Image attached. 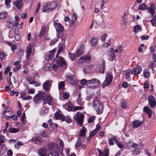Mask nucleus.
<instances>
[{
    "label": "nucleus",
    "instance_id": "obj_13",
    "mask_svg": "<svg viewBox=\"0 0 156 156\" xmlns=\"http://www.w3.org/2000/svg\"><path fill=\"white\" fill-rule=\"evenodd\" d=\"M54 24L56 29L57 34H58V32H62L64 30V28L60 23H54ZM57 36L59 37H60L58 36V34H57Z\"/></svg>",
    "mask_w": 156,
    "mask_h": 156
},
{
    "label": "nucleus",
    "instance_id": "obj_27",
    "mask_svg": "<svg viewBox=\"0 0 156 156\" xmlns=\"http://www.w3.org/2000/svg\"><path fill=\"white\" fill-rule=\"evenodd\" d=\"M87 131V129L85 127H83L82 129L80 131V136L84 137L85 136V133Z\"/></svg>",
    "mask_w": 156,
    "mask_h": 156
},
{
    "label": "nucleus",
    "instance_id": "obj_63",
    "mask_svg": "<svg viewBox=\"0 0 156 156\" xmlns=\"http://www.w3.org/2000/svg\"><path fill=\"white\" fill-rule=\"evenodd\" d=\"M4 137L2 135L0 136V144L3 143L4 142Z\"/></svg>",
    "mask_w": 156,
    "mask_h": 156
},
{
    "label": "nucleus",
    "instance_id": "obj_10",
    "mask_svg": "<svg viewBox=\"0 0 156 156\" xmlns=\"http://www.w3.org/2000/svg\"><path fill=\"white\" fill-rule=\"evenodd\" d=\"M52 82L51 80H47L44 82L42 84L44 90L46 91L49 90Z\"/></svg>",
    "mask_w": 156,
    "mask_h": 156
},
{
    "label": "nucleus",
    "instance_id": "obj_35",
    "mask_svg": "<svg viewBox=\"0 0 156 156\" xmlns=\"http://www.w3.org/2000/svg\"><path fill=\"white\" fill-rule=\"evenodd\" d=\"M107 42L106 43H105L104 44H103L102 46L104 48H108L109 46L111 44V39H109L107 41Z\"/></svg>",
    "mask_w": 156,
    "mask_h": 156
},
{
    "label": "nucleus",
    "instance_id": "obj_22",
    "mask_svg": "<svg viewBox=\"0 0 156 156\" xmlns=\"http://www.w3.org/2000/svg\"><path fill=\"white\" fill-rule=\"evenodd\" d=\"M144 111L147 114L150 118L151 117L152 113V110L151 109L147 106H145L144 108Z\"/></svg>",
    "mask_w": 156,
    "mask_h": 156
},
{
    "label": "nucleus",
    "instance_id": "obj_50",
    "mask_svg": "<svg viewBox=\"0 0 156 156\" xmlns=\"http://www.w3.org/2000/svg\"><path fill=\"white\" fill-rule=\"evenodd\" d=\"M35 92V90L34 89H30L29 88L28 89L27 93L28 94H33Z\"/></svg>",
    "mask_w": 156,
    "mask_h": 156
},
{
    "label": "nucleus",
    "instance_id": "obj_45",
    "mask_svg": "<svg viewBox=\"0 0 156 156\" xmlns=\"http://www.w3.org/2000/svg\"><path fill=\"white\" fill-rule=\"evenodd\" d=\"M25 113H23L21 117V120L22 122L24 124H25V122H26V121L24 120V119L25 118Z\"/></svg>",
    "mask_w": 156,
    "mask_h": 156
},
{
    "label": "nucleus",
    "instance_id": "obj_1",
    "mask_svg": "<svg viewBox=\"0 0 156 156\" xmlns=\"http://www.w3.org/2000/svg\"><path fill=\"white\" fill-rule=\"evenodd\" d=\"M53 64L52 66L53 68L58 67H66V63L64 61V58L58 55H56L55 58L53 61Z\"/></svg>",
    "mask_w": 156,
    "mask_h": 156
},
{
    "label": "nucleus",
    "instance_id": "obj_51",
    "mask_svg": "<svg viewBox=\"0 0 156 156\" xmlns=\"http://www.w3.org/2000/svg\"><path fill=\"white\" fill-rule=\"evenodd\" d=\"M103 153L104 154V156H108L109 150L108 148L105 149Z\"/></svg>",
    "mask_w": 156,
    "mask_h": 156
},
{
    "label": "nucleus",
    "instance_id": "obj_41",
    "mask_svg": "<svg viewBox=\"0 0 156 156\" xmlns=\"http://www.w3.org/2000/svg\"><path fill=\"white\" fill-rule=\"evenodd\" d=\"M5 129L3 130V133H6L7 134V128L8 127V126L9 125V123L8 122H6L5 123Z\"/></svg>",
    "mask_w": 156,
    "mask_h": 156
},
{
    "label": "nucleus",
    "instance_id": "obj_20",
    "mask_svg": "<svg viewBox=\"0 0 156 156\" xmlns=\"http://www.w3.org/2000/svg\"><path fill=\"white\" fill-rule=\"evenodd\" d=\"M155 6L153 4H151L147 8V9L151 14V15L153 16L155 12Z\"/></svg>",
    "mask_w": 156,
    "mask_h": 156
},
{
    "label": "nucleus",
    "instance_id": "obj_14",
    "mask_svg": "<svg viewBox=\"0 0 156 156\" xmlns=\"http://www.w3.org/2000/svg\"><path fill=\"white\" fill-rule=\"evenodd\" d=\"M55 49L47 53L44 56V58L47 60H51L54 57V55L55 51Z\"/></svg>",
    "mask_w": 156,
    "mask_h": 156
},
{
    "label": "nucleus",
    "instance_id": "obj_21",
    "mask_svg": "<svg viewBox=\"0 0 156 156\" xmlns=\"http://www.w3.org/2000/svg\"><path fill=\"white\" fill-rule=\"evenodd\" d=\"M7 148L4 145H2L0 144V154L1 155L4 154L6 153Z\"/></svg>",
    "mask_w": 156,
    "mask_h": 156
},
{
    "label": "nucleus",
    "instance_id": "obj_15",
    "mask_svg": "<svg viewBox=\"0 0 156 156\" xmlns=\"http://www.w3.org/2000/svg\"><path fill=\"white\" fill-rule=\"evenodd\" d=\"M44 98L43 105H44L48 103L49 105H51L52 102V98L50 95H48L46 98Z\"/></svg>",
    "mask_w": 156,
    "mask_h": 156
},
{
    "label": "nucleus",
    "instance_id": "obj_59",
    "mask_svg": "<svg viewBox=\"0 0 156 156\" xmlns=\"http://www.w3.org/2000/svg\"><path fill=\"white\" fill-rule=\"evenodd\" d=\"M10 0H5V4L6 6V7L9 8L10 7L9 5Z\"/></svg>",
    "mask_w": 156,
    "mask_h": 156
},
{
    "label": "nucleus",
    "instance_id": "obj_58",
    "mask_svg": "<svg viewBox=\"0 0 156 156\" xmlns=\"http://www.w3.org/2000/svg\"><path fill=\"white\" fill-rule=\"evenodd\" d=\"M95 118L94 117L92 116L89 119L88 122L89 123H92L94 122Z\"/></svg>",
    "mask_w": 156,
    "mask_h": 156
},
{
    "label": "nucleus",
    "instance_id": "obj_52",
    "mask_svg": "<svg viewBox=\"0 0 156 156\" xmlns=\"http://www.w3.org/2000/svg\"><path fill=\"white\" fill-rule=\"evenodd\" d=\"M151 23L152 25L153 26H155L156 23V18H154V17H153L152 20H151Z\"/></svg>",
    "mask_w": 156,
    "mask_h": 156
},
{
    "label": "nucleus",
    "instance_id": "obj_6",
    "mask_svg": "<svg viewBox=\"0 0 156 156\" xmlns=\"http://www.w3.org/2000/svg\"><path fill=\"white\" fill-rule=\"evenodd\" d=\"M101 84L99 80L94 78L91 80H87V86L88 87H97Z\"/></svg>",
    "mask_w": 156,
    "mask_h": 156
},
{
    "label": "nucleus",
    "instance_id": "obj_18",
    "mask_svg": "<svg viewBox=\"0 0 156 156\" xmlns=\"http://www.w3.org/2000/svg\"><path fill=\"white\" fill-rule=\"evenodd\" d=\"M143 122L139 120H136L133 122V127L134 128H136L142 125Z\"/></svg>",
    "mask_w": 156,
    "mask_h": 156
},
{
    "label": "nucleus",
    "instance_id": "obj_32",
    "mask_svg": "<svg viewBox=\"0 0 156 156\" xmlns=\"http://www.w3.org/2000/svg\"><path fill=\"white\" fill-rule=\"evenodd\" d=\"M7 15V13L5 11H3L0 12V19H4Z\"/></svg>",
    "mask_w": 156,
    "mask_h": 156
},
{
    "label": "nucleus",
    "instance_id": "obj_25",
    "mask_svg": "<svg viewBox=\"0 0 156 156\" xmlns=\"http://www.w3.org/2000/svg\"><path fill=\"white\" fill-rule=\"evenodd\" d=\"M22 0H17V1L15 2L14 4L16 6L17 9H20L22 8L21 2Z\"/></svg>",
    "mask_w": 156,
    "mask_h": 156
},
{
    "label": "nucleus",
    "instance_id": "obj_46",
    "mask_svg": "<svg viewBox=\"0 0 156 156\" xmlns=\"http://www.w3.org/2000/svg\"><path fill=\"white\" fill-rule=\"evenodd\" d=\"M32 51V49L30 46H28L26 50V53L31 54Z\"/></svg>",
    "mask_w": 156,
    "mask_h": 156
},
{
    "label": "nucleus",
    "instance_id": "obj_3",
    "mask_svg": "<svg viewBox=\"0 0 156 156\" xmlns=\"http://www.w3.org/2000/svg\"><path fill=\"white\" fill-rule=\"evenodd\" d=\"M54 115L56 119H60L62 121H66V122L68 124L72 122L71 118L69 116L66 117L63 115L57 112L54 114Z\"/></svg>",
    "mask_w": 156,
    "mask_h": 156
},
{
    "label": "nucleus",
    "instance_id": "obj_30",
    "mask_svg": "<svg viewBox=\"0 0 156 156\" xmlns=\"http://www.w3.org/2000/svg\"><path fill=\"white\" fill-rule=\"evenodd\" d=\"M65 83L63 81H61L58 83V88L59 90H63L64 88Z\"/></svg>",
    "mask_w": 156,
    "mask_h": 156
},
{
    "label": "nucleus",
    "instance_id": "obj_8",
    "mask_svg": "<svg viewBox=\"0 0 156 156\" xmlns=\"http://www.w3.org/2000/svg\"><path fill=\"white\" fill-rule=\"evenodd\" d=\"M65 77L66 78V81L73 85L76 83V77L74 75H70L67 74Z\"/></svg>",
    "mask_w": 156,
    "mask_h": 156
},
{
    "label": "nucleus",
    "instance_id": "obj_44",
    "mask_svg": "<svg viewBox=\"0 0 156 156\" xmlns=\"http://www.w3.org/2000/svg\"><path fill=\"white\" fill-rule=\"evenodd\" d=\"M98 132V130L97 129H94L93 131H92L90 133V137H92L93 136H94L96 133Z\"/></svg>",
    "mask_w": 156,
    "mask_h": 156
},
{
    "label": "nucleus",
    "instance_id": "obj_55",
    "mask_svg": "<svg viewBox=\"0 0 156 156\" xmlns=\"http://www.w3.org/2000/svg\"><path fill=\"white\" fill-rule=\"evenodd\" d=\"M73 108V106L71 104H69L68 105V107L67 109L68 111H72Z\"/></svg>",
    "mask_w": 156,
    "mask_h": 156
},
{
    "label": "nucleus",
    "instance_id": "obj_37",
    "mask_svg": "<svg viewBox=\"0 0 156 156\" xmlns=\"http://www.w3.org/2000/svg\"><path fill=\"white\" fill-rule=\"evenodd\" d=\"M51 156H58V153L54 150H52L50 154ZM50 156V155H49Z\"/></svg>",
    "mask_w": 156,
    "mask_h": 156
},
{
    "label": "nucleus",
    "instance_id": "obj_40",
    "mask_svg": "<svg viewBox=\"0 0 156 156\" xmlns=\"http://www.w3.org/2000/svg\"><path fill=\"white\" fill-rule=\"evenodd\" d=\"M77 20V16L75 13H74L72 18V23L73 24Z\"/></svg>",
    "mask_w": 156,
    "mask_h": 156
},
{
    "label": "nucleus",
    "instance_id": "obj_29",
    "mask_svg": "<svg viewBox=\"0 0 156 156\" xmlns=\"http://www.w3.org/2000/svg\"><path fill=\"white\" fill-rule=\"evenodd\" d=\"M141 151V149L140 148H139L137 149L133 150L132 152L133 155H136L140 154Z\"/></svg>",
    "mask_w": 156,
    "mask_h": 156
},
{
    "label": "nucleus",
    "instance_id": "obj_26",
    "mask_svg": "<svg viewBox=\"0 0 156 156\" xmlns=\"http://www.w3.org/2000/svg\"><path fill=\"white\" fill-rule=\"evenodd\" d=\"M27 81L30 84L34 83L35 82L34 77L30 76L27 78Z\"/></svg>",
    "mask_w": 156,
    "mask_h": 156
},
{
    "label": "nucleus",
    "instance_id": "obj_17",
    "mask_svg": "<svg viewBox=\"0 0 156 156\" xmlns=\"http://www.w3.org/2000/svg\"><path fill=\"white\" fill-rule=\"evenodd\" d=\"M98 38L97 37H92L90 41V43L91 45L92 46H95L98 42Z\"/></svg>",
    "mask_w": 156,
    "mask_h": 156
},
{
    "label": "nucleus",
    "instance_id": "obj_48",
    "mask_svg": "<svg viewBox=\"0 0 156 156\" xmlns=\"http://www.w3.org/2000/svg\"><path fill=\"white\" fill-rule=\"evenodd\" d=\"M121 107L122 108H125L127 107V105L125 101L123 100L121 103Z\"/></svg>",
    "mask_w": 156,
    "mask_h": 156
},
{
    "label": "nucleus",
    "instance_id": "obj_16",
    "mask_svg": "<svg viewBox=\"0 0 156 156\" xmlns=\"http://www.w3.org/2000/svg\"><path fill=\"white\" fill-rule=\"evenodd\" d=\"M57 145L61 154L62 155H63V142L61 140H58L57 142Z\"/></svg>",
    "mask_w": 156,
    "mask_h": 156
},
{
    "label": "nucleus",
    "instance_id": "obj_28",
    "mask_svg": "<svg viewBox=\"0 0 156 156\" xmlns=\"http://www.w3.org/2000/svg\"><path fill=\"white\" fill-rule=\"evenodd\" d=\"M150 72L147 69H144V76L145 78H148L150 76Z\"/></svg>",
    "mask_w": 156,
    "mask_h": 156
},
{
    "label": "nucleus",
    "instance_id": "obj_62",
    "mask_svg": "<svg viewBox=\"0 0 156 156\" xmlns=\"http://www.w3.org/2000/svg\"><path fill=\"white\" fill-rule=\"evenodd\" d=\"M63 51V48L62 47H61L58 50L56 55H58L59 54Z\"/></svg>",
    "mask_w": 156,
    "mask_h": 156
},
{
    "label": "nucleus",
    "instance_id": "obj_43",
    "mask_svg": "<svg viewBox=\"0 0 156 156\" xmlns=\"http://www.w3.org/2000/svg\"><path fill=\"white\" fill-rule=\"evenodd\" d=\"M83 71L85 74L91 73L92 72L91 69H83Z\"/></svg>",
    "mask_w": 156,
    "mask_h": 156
},
{
    "label": "nucleus",
    "instance_id": "obj_36",
    "mask_svg": "<svg viewBox=\"0 0 156 156\" xmlns=\"http://www.w3.org/2000/svg\"><path fill=\"white\" fill-rule=\"evenodd\" d=\"M147 8V6L145 4H143L139 6L138 8V9L139 10H143L146 9Z\"/></svg>",
    "mask_w": 156,
    "mask_h": 156
},
{
    "label": "nucleus",
    "instance_id": "obj_4",
    "mask_svg": "<svg viewBox=\"0 0 156 156\" xmlns=\"http://www.w3.org/2000/svg\"><path fill=\"white\" fill-rule=\"evenodd\" d=\"M57 6L56 3L54 1L48 3L43 7L42 9L43 12L52 11Z\"/></svg>",
    "mask_w": 156,
    "mask_h": 156
},
{
    "label": "nucleus",
    "instance_id": "obj_2",
    "mask_svg": "<svg viewBox=\"0 0 156 156\" xmlns=\"http://www.w3.org/2000/svg\"><path fill=\"white\" fill-rule=\"evenodd\" d=\"M98 97H95L93 101V105L98 114H101L103 112V106L102 103L97 100Z\"/></svg>",
    "mask_w": 156,
    "mask_h": 156
},
{
    "label": "nucleus",
    "instance_id": "obj_12",
    "mask_svg": "<svg viewBox=\"0 0 156 156\" xmlns=\"http://www.w3.org/2000/svg\"><path fill=\"white\" fill-rule=\"evenodd\" d=\"M148 100L151 108H153L156 105V101L154 96L151 95L149 96Z\"/></svg>",
    "mask_w": 156,
    "mask_h": 156
},
{
    "label": "nucleus",
    "instance_id": "obj_49",
    "mask_svg": "<svg viewBox=\"0 0 156 156\" xmlns=\"http://www.w3.org/2000/svg\"><path fill=\"white\" fill-rule=\"evenodd\" d=\"M69 57L72 60H73V58L77 57L75 53L74 54H72L71 53H69Z\"/></svg>",
    "mask_w": 156,
    "mask_h": 156
},
{
    "label": "nucleus",
    "instance_id": "obj_24",
    "mask_svg": "<svg viewBox=\"0 0 156 156\" xmlns=\"http://www.w3.org/2000/svg\"><path fill=\"white\" fill-rule=\"evenodd\" d=\"M142 71V69H133L131 73L135 76L139 75Z\"/></svg>",
    "mask_w": 156,
    "mask_h": 156
},
{
    "label": "nucleus",
    "instance_id": "obj_7",
    "mask_svg": "<svg viewBox=\"0 0 156 156\" xmlns=\"http://www.w3.org/2000/svg\"><path fill=\"white\" fill-rule=\"evenodd\" d=\"M113 79L112 75L109 72H108L106 75V78L103 83V86L104 87L108 85L112 82Z\"/></svg>",
    "mask_w": 156,
    "mask_h": 156
},
{
    "label": "nucleus",
    "instance_id": "obj_11",
    "mask_svg": "<svg viewBox=\"0 0 156 156\" xmlns=\"http://www.w3.org/2000/svg\"><path fill=\"white\" fill-rule=\"evenodd\" d=\"M109 53H108V59L111 61H113L115 58V55L114 53V50L112 48H110L108 49Z\"/></svg>",
    "mask_w": 156,
    "mask_h": 156
},
{
    "label": "nucleus",
    "instance_id": "obj_34",
    "mask_svg": "<svg viewBox=\"0 0 156 156\" xmlns=\"http://www.w3.org/2000/svg\"><path fill=\"white\" fill-rule=\"evenodd\" d=\"M142 28L140 26L137 25L135 26L134 28V32L135 33H137L138 31H141Z\"/></svg>",
    "mask_w": 156,
    "mask_h": 156
},
{
    "label": "nucleus",
    "instance_id": "obj_19",
    "mask_svg": "<svg viewBox=\"0 0 156 156\" xmlns=\"http://www.w3.org/2000/svg\"><path fill=\"white\" fill-rule=\"evenodd\" d=\"M47 150L44 148L40 149L38 151V154L41 156H46Z\"/></svg>",
    "mask_w": 156,
    "mask_h": 156
},
{
    "label": "nucleus",
    "instance_id": "obj_38",
    "mask_svg": "<svg viewBox=\"0 0 156 156\" xmlns=\"http://www.w3.org/2000/svg\"><path fill=\"white\" fill-rule=\"evenodd\" d=\"M77 57H79L83 53V52L81 50L79 49L77 50L76 52L75 53Z\"/></svg>",
    "mask_w": 156,
    "mask_h": 156
},
{
    "label": "nucleus",
    "instance_id": "obj_5",
    "mask_svg": "<svg viewBox=\"0 0 156 156\" xmlns=\"http://www.w3.org/2000/svg\"><path fill=\"white\" fill-rule=\"evenodd\" d=\"M46 94L45 92H40L34 97V101L36 104L39 103L41 102L42 99L43 100L44 98L46 97Z\"/></svg>",
    "mask_w": 156,
    "mask_h": 156
},
{
    "label": "nucleus",
    "instance_id": "obj_61",
    "mask_svg": "<svg viewBox=\"0 0 156 156\" xmlns=\"http://www.w3.org/2000/svg\"><path fill=\"white\" fill-rule=\"evenodd\" d=\"M117 48L118 49V51L120 53H122L123 52V49L121 45L119 46Z\"/></svg>",
    "mask_w": 156,
    "mask_h": 156
},
{
    "label": "nucleus",
    "instance_id": "obj_39",
    "mask_svg": "<svg viewBox=\"0 0 156 156\" xmlns=\"http://www.w3.org/2000/svg\"><path fill=\"white\" fill-rule=\"evenodd\" d=\"M48 108L44 109V110H41L40 112L41 114L42 115L46 114L48 112Z\"/></svg>",
    "mask_w": 156,
    "mask_h": 156
},
{
    "label": "nucleus",
    "instance_id": "obj_53",
    "mask_svg": "<svg viewBox=\"0 0 156 156\" xmlns=\"http://www.w3.org/2000/svg\"><path fill=\"white\" fill-rule=\"evenodd\" d=\"M87 80H86V79H83L81 80L80 83L81 84L83 85H84L86 84L87 86Z\"/></svg>",
    "mask_w": 156,
    "mask_h": 156
},
{
    "label": "nucleus",
    "instance_id": "obj_54",
    "mask_svg": "<svg viewBox=\"0 0 156 156\" xmlns=\"http://www.w3.org/2000/svg\"><path fill=\"white\" fill-rule=\"evenodd\" d=\"M69 96V94L68 92L64 93L63 94V97L65 99H67Z\"/></svg>",
    "mask_w": 156,
    "mask_h": 156
},
{
    "label": "nucleus",
    "instance_id": "obj_33",
    "mask_svg": "<svg viewBox=\"0 0 156 156\" xmlns=\"http://www.w3.org/2000/svg\"><path fill=\"white\" fill-rule=\"evenodd\" d=\"M90 58H91L90 57V56H89V55H84L82 57L80 58V61L81 62H82V61H81L82 60H89L90 59Z\"/></svg>",
    "mask_w": 156,
    "mask_h": 156
},
{
    "label": "nucleus",
    "instance_id": "obj_60",
    "mask_svg": "<svg viewBox=\"0 0 156 156\" xmlns=\"http://www.w3.org/2000/svg\"><path fill=\"white\" fill-rule=\"evenodd\" d=\"M41 7V3L39 2L37 6V9L35 10V13H37L39 12V9Z\"/></svg>",
    "mask_w": 156,
    "mask_h": 156
},
{
    "label": "nucleus",
    "instance_id": "obj_9",
    "mask_svg": "<svg viewBox=\"0 0 156 156\" xmlns=\"http://www.w3.org/2000/svg\"><path fill=\"white\" fill-rule=\"evenodd\" d=\"M84 117V115L82 114L78 113L75 118L76 122L78 124L82 126L83 123V119Z\"/></svg>",
    "mask_w": 156,
    "mask_h": 156
},
{
    "label": "nucleus",
    "instance_id": "obj_31",
    "mask_svg": "<svg viewBox=\"0 0 156 156\" xmlns=\"http://www.w3.org/2000/svg\"><path fill=\"white\" fill-rule=\"evenodd\" d=\"M127 22V20L126 19H123L121 20V24L123 29H124L126 27Z\"/></svg>",
    "mask_w": 156,
    "mask_h": 156
},
{
    "label": "nucleus",
    "instance_id": "obj_23",
    "mask_svg": "<svg viewBox=\"0 0 156 156\" xmlns=\"http://www.w3.org/2000/svg\"><path fill=\"white\" fill-rule=\"evenodd\" d=\"M32 141L37 144H41L43 143L42 139L41 138H32Z\"/></svg>",
    "mask_w": 156,
    "mask_h": 156
},
{
    "label": "nucleus",
    "instance_id": "obj_57",
    "mask_svg": "<svg viewBox=\"0 0 156 156\" xmlns=\"http://www.w3.org/2000/svg\"><path fill=\"white\" fill-rule=\"evenodd\" d=\"M80 146H82L83 145L82 144L80 140H78L76 144L75 145V146L76 147H79Z\"/></svg>",
    "mask_w": 156,
    "mask_h": 156
},
{
    "label": "nucleus",
    "instance_id": "obj_56",
    "mask_svg": "<svg viewBox=\"0 0 156 156\" xmlns=\"http://www.w3.org/2000/svg\"><path fill=\"white\" fill-rule=\"evenodd\" d=\"M6 55L3 52H0V59L1 60L3 59L4 57L6 56Z\"/></svg>",
    "mask_w": 156,
    "mask_h": 156
},
{
    "label": "nucleus",
    "instance_id": "obj_64",
    "mask_svg": "<svg viewBox=\"0 0 156 156\" xmlns=\"http://www.w3.org/2000/svg\"><path fill=\"white\" fill-rule=\"evenodd\" d=\"M82 107L81 106H75L73 109L74 111L83 109Z\"/></svg>",
    "mask_w": 156,
    "mask_h": 156
},
{
    "label": "nucleus",
    "instance_id": "obj_42",
    "mask_svg": "<svg viewBox=\"0 0 156 156\" xmlns=\"http://www.w3.org/2000/svg\"><path fill=\"white\" fill-rule=\"evenodd\" d=\"M19 129L16 128H10V133H15L19 132Z\"/></svg>",
    "mask_w": 156,
    "mask_h": 156
},
{
    "label": "nucleus",
    "instance_id": "obj_47",
    "mask_svg": "<svg viewBox=\"0 0 156 156\" xmlns=\"http://www.w3.org/2000/svg\"><path fill=\"white\" fill-rule=\"evenodd\" d=\"M10 47L11 48V50L12 51V53H14V50H16V46L15 44L10 43Z\"/></svg>",
    "mask_w": 156,
    "mask_h": 156
}]
</instances>
